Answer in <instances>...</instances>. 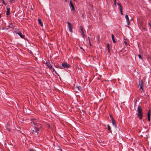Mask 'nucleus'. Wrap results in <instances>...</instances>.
<instances>
[{"instance_id": "f257e3e1", "label": "nucleus", "mask_w": 151, "mask_h": 151, "mask_svg": "<svg viewBox=\"0 0 151 151\" xmlns=\"http://www.w3.org/2000/svg\"><path fill=\"white\" fill-rule=\"evenodd\" d=\"M137 111L139 118L140 119H142L143 116V112L141 106L139 105L137 107Z\"/></svg>"}, {"instance_id": "f03ea898", "label": "nucleus", "mask_w": 151, "mask_h": 151, "mask_svg": "<svg viewBox=\"0 0 151 151\" xmlns=\"http://www.w3.org/2000/svg\"><path fill=\"white\" fill-rule=\"evenodd\" d=\"M37 127H34L32 128L31 129L32 132V134H38V133H39V128L40 127H39L38 126H37Z\"/></svg>"}, {"instance_id": "7ed1b4c3", "label": "nucleus", "mask_w": 151, "mask_h": 151, "mask_svg": "<svg viewBox=\"0 0 151 151\" xmlns=\"http://www.w3.org/2000/svg\"><path fill=\"white\" fill-rule=\"evenodd\" d=\"M138 87L140 90H142L141 92L144 91V84L142 80H139V81Z\"/></svg>"}, {"instance_id": "20e7f679", "label": "nucleus", "mask_w": 151, "mask_h": 151, "mask_svg": "<svg viewBox=\"0 0 151 151\" xmlns=\"http://www.w3.org/2000/svg\"><path fill=\"white\" fill-rule=\"evenodd\" d=\"M62 65L63 68H68L70 67V65L67 63H62Z\"/></svg>"}, {"instance_id": "39448f33", "label": "nucleus", "mask_w": 151, "mask_h": 151, "mask_svg": "<svg viewBox=\"0 0 151 151\" xmlns=\"http://www.w3.org/2000/svg\"><path fill=\"white\" fill-rule=\"evenodd\" d=\"M125 17L126 19L127 24L128 25L127 27H129V26L130 25V22L128 17V15L126 14Z\"/></svg>"}, {"instance_id": "423d86ee", "label": "nucleus", "mask_w": 151, "mask_h": 151, "mask_svg": "<svg viewBox=\"0 0 151 151\" xmlns=\"http://www.w3.org/2000/svg\"><path fill=\"white\" fill-rule=\"evenodd\" d=\"M67 23L68 24V28L69 31L70 32H72V24L69 22H68Z\"/></svg>"}, {"instance_id": "0eeeda50", "label": "nucleus", "mask_w": 151, "mask_h": 151, "mask_svg": "<svg viewBox=\"0 0 151 151\" xmlns=\"http://www.w3.org/2000/svg\"><path fill=\"white\" fill-rule=\"evenodd\" d=\"M46 66H47L49 68L50 70L52 69V66L51 65L50 62L49 61H47L45 63Z\"/></svg>"}, {"instance_id": "6e6552de", "label": "nucleus", "mask_w": 151, "mask_h": 151, "mask_svg": "<svg viewBox=\"0 0 151 151\" xmlns=\"http://www.w3.org/2000/svg\"><path fill=\"white\" fill-rule=\"evenodd\" d=\"M80 28L81 29V33L82 35V36L83 38H84L85 37V35L83 30V27H82V26H80Z\"/></svg>"}, {"instance_id": "1a4fd4ad", "label": "nucleus", "mask_w": 151, "mask_h": 151, "mask_svg": "<svg viewBox=\"0 0 151 151\" xmlns=\"http://www.w3.org/2000/svg\"><path fill=\"white\" fill-rule=\"evenodd\" d=\"M37 120L36 119H32V120L31 122V123H33L34 125H36L37 124Z\"/></svg>"}, {"instance_id": "9d476101", "label": "nucleus", "mask_w": 151, "mask_h": 151, "mask_svg": "<svg viewBox=\"0 0 151 151\" xmlns=\"http://www.w3.org/2000/svg\"><path fill=\"white\" fill-rule=\"evenodd\" d=\"M111 119L112 121V124L115 126L116 125V123L115 122V120L114 119L113 117L111 115H110Z\"/></svg>"}, {"instance_id": "9b49d317", "label": "nucleus", "mask_w": 151, "mask_h": 151, "mask_svg": "<svg viewBox=\"0 0 151 151\" xmlns=\"http://www.w3.org/2000/svg\"><path fill=\"white\" fill-rule=\"evenodd\" d=\"M6 9H7V11H6V15L8 16L10 14V8L7 7H6Z\"/></svg>"}, {"instance_id": "f8f14e48", "label": "nucleus", "mask_w": 151, "mask_h": 151, "mask_svg": "<svg viewBox=\"0 0 151 151\" xmlns=\"http://www.w3.org/2000/svg\"><path fill=\"white\" fill-rule=\"evenodd\" d=\"M70 5L71 7L72 8V10L73 11H75L74 6H73V4L72 1L71 0L70 1Z\"/></svg>"}, {"instance_id": "ddd939ff", "label": "nucleus", "mask_w": 151, "mask_h": 151, "mask_svg": "<svg viewBox=\"0 0 151 151\" xmlns=\"http://www.w3.org/2000/svg\"><path fill=\"white\" fill-rule=\"evenodd\" d=\"M14 23L10 22L9 23V25L7 26V27L10 28H12L14 26Z\"/></svg>"}, {"instance_id": "4468645a", "label": "nucleus", "mask_w": 151, "mask_h": 151, "mask_svg": "<svg viewBox=\"0 0 151 151\" xmlns=\"http://www.w3.org/2000/svg\"><path fill=\"white\" fill-rule=\"evenodd\" d=\"M18 35L20 36V37L22 38H24L25 36L23 35H22V33L21 32H20L19 33V34H18Z\"/></svg>"}, {"instance_id": "2eb2a0df", "label": "nucleus", "mask_w": 151, "mask_h": 151, "mask_svg": "<svg viewBox=\"0 0 151 151\" xmlns=\"http://www.w3.org/2000/svg\"><path fill=\"white\" fill-rule=\"evenodd\" d=\"M111 35L112 39V41H113V42L114 43H116V42L114 39V35L113 34H112Z\"/></svg>"}, {"instance_id": "dca6fc26", "label": "nucleus", "mask_w": 151, "mask_h": 151, "mask_svg": "<svg viewBox=\"0 0 151 151\" xmlns=\"http://www.w3.org/2000/svg\"><path fill=\"white\" fill-rule=\"evenodd\" d=\"M38 20L39 23V24H40V26H43V24H42V22L41 21V19H38Z\"/></svg>"}, {"instance_id": "f3484780", "label": "nucleus", "mask_w": 151, "mask_h": 151, "mask_svg": "<svg viewBox=\"0 0 151 151\" xmlns=\"http://www.w3.org/2000/svg\"><path fill=\"white\" fill-rule=\"evenodd\" d=\"M20 32L19 31V29H17L14 32L15 33L18 35V34H19V33Z\"/></svg>"}, {"instance_id": "a211bd4d", "label": "nucleus", "mask_w": 151, "mask_h": 151, "mask_svg": "<svg viewBox=\"0 0 151 151\" xmlns=\"http://www.w3.org/2000/svg\"><path fill=\"white\" fill-rule=\"evenodd\" d=\"M147 117H150V110L148 111L147 114Z\"/></svg>"}, {"instance_id": "6ab92c4d", "label": "nucleus", "mask_w": 151, "mask_h": 151, "mask_svg": "<svg viewBox=\"0 0 151 151\" xmlns=\"http://www.w3.org/2000/svg\"><path fill=\"white\" fill-rule=\"evenodd\" d=\"M119 9L120 11V12L121 14L122 15H123V13H122V8H119Z\"/></svg>"}, {"instance_id": "aec40b11", "label": "nucleus", "mask_w": 151, "mask_h": 151, "mask_svg": "<svg viewBox=\"0 0 151 151\" xmlns=\"http://www.w3.org/2000/svg\"><path fill=\"white\" fill-rule=\"evenodd\" d=\"M107 127H108V130L109 131H110V132H111V127H110V126H109V125H107Z\"/></svg>"}, {"instance_id": "412c9836", "label": "nucleus", "mask_w": 151, "mask_h": 151, "mask_svg": "<svg viewBox=\"0 0 151 151\" xmlns=\"http://www.w3.org/2000/svg\"><path fill=\"white\" fill-rule=\"evenodd\" d=\"M77 88L79 91H81V88L80 86H78L77 87Z\"/></svg>"}, {"instance_id": "4be33fe9", "label": "nucleus", "mask_w": 151, "mask_h": 151, "mask_svg": "<svg viewBox=\"0 0 151 151\" xmlns=\"http://www.w3.org/2000/svg\"><path fill=\"white\" fill-rule=\"evenodd\" d=\"M58 68H59L60 69H63V66L62 65H62H58Z\"/></svg>"}, {"instance_id": "5701e85b", "label": "nucleus", "mask_w": 151, "mask_h": 151, "mask_svg": "<svg viewBox=\"0 0 151 151\" xmlns=\"http://www.w3.org/2000/svg\"><path fill=\"white\" fill-rule=\"evenodd\" d=\"M117 5L119 6L120 8H122V6L121 5V4H120L119 3H117Z\"/></svg>"}, {"instance_id": "b1692460", "label": "nucleus", "mask_w": 151, "mask_h": 151, "mask_svg": "<svg viewBox=\"0 0 151 151\" xmlns=\"http://www.w3.org/2000/svg\"><path fill=\"white\" fill-rule=\"evenodd\" d=\"M52 70L55 72V73H56V74H57L58 76H59V75H58V74L56 72V71L55 70V69L54 68H52Z\"/></svg>"}, {"instance_id": "393cba45", "label": "nucleus", "mask_w": 151, "mask_h": 151, "mask_svg": "<svg viewBox=\"0 0 151 151\" xmlns=\"http://www.w3.org/2000/svg\"><path fill=\"white\" fill-rule=\"evenodd\" d=\"M14 0H9V2L10 3H12L14 2Z\"/></svg>"}, {"instance_id": "a878e982", "label": "nucleus", "mask_w": 151, "mask_h": 151, "mask_svg": "<svg viewBox=\"0 0 151 151\" xmlns=\"http://www.w3.org/2000/svg\"><path fill=\"white\" fill-rule=\"evenodd\" d=\"M138 57H139V59H142V56H141V55H138Z\"/></svg>"}, {"instance_id": "bb28decb", "label": "nucleus", "mask_w": 151, "mask_h": 151, "mask_svg": "<svg viewBox=\"0 0 151 151\" xmlns=\"http://www.w3.org/2000/svg\"><path fill=\"white\" fill-rule=\"evenodd\" d=\"M124 43H125V45H127V41L126 40H125L124 41Z\"/></svg>"}, {"instance_id": "cd10ccee", "label": "nucleus", "mask_w": 151, "mask_h": 151, "mask_svg": "<svg viewBox=\"0 0 151 151\" xmlns=\"http://www.w3.org/2000/svg\"><path fill=\"white\" fill-rule=\"evenodd\" d=\"M2 3L5 5H6V4L5 2L4 1V0H2Z\"/></svg>"}, {"instance_id": "c85d7f7f", "label": "nucleus", "mask_w": 151, "mask_h": 151, "mask_svg": "<svg viewBox=\"0 0 151 151\" xmlns=\"http://www.w3.org/2000/svg\"><path fill=\"white\" fill-rule=\"evenodd\" d=\"M29 151H36V150L33 149H30L29 150Z\"/></svg>"}, {"instance_id": "c756f323", "label": "nucleus", "mask_w": 151, "mask_h": 151, "mask_svg": "<svg viewBox=\"0 0 151 151\" xmlns=\"http://www.w3.org/2000/svg\"><path fill=\"white\" fill-rule=\"evenodd\" d=\"M114 4L115 5V6L116 5V0H114Z\"/></svg>"}, {"instance_id": "7c9ffc66", "label": "nucleus", "mask_w": 151, "mask_h": 151, "mask_svg": "<svg viewBox=\"0 0 151 151\" xmlns=\"http://www.w3.org/2000/svg\"><path fill=\"white\" fill-rule=\"evenodd\" d=\"M107 49H108V48L110 49L109 46V43H108L107 45Z\"/></svg>"}, {"instance_id": "2f4dec72", "label": "nucleus", "mask_w": 151, "mask_h": 151, "mask_svg": "<svg viewBox=\"0 0 151 151\" xmlns=\"http://www.w3.org/2000/svg\"><path fill=\"white\" fill-rule=\"evenodd\" d=\"M148 120L149 122L150 121V117H148Z\"/></svg>"}, {"instance_id": "473e14b6", "label": "nucleus", "mask_w": 151, "mask_h": 151, "mask_svg": "<svg viewBox=\"0 0 151 151\" xmlns=\"http://www.w3.org/2000/svg\"><path fill=\"white\" fill-rule=\"evenodd\" d=\"M148 24L150 26V27L151 28V24L149 22H148Z\"/></svg>"}, {"instance_id": "72a5a7b5", "label": "nucleus", "mask_w": 151, "mask_h": 151, "mask_svg": "<svg viewBox=\"0 0 151 151\" xmlns=\"http://www.w3.org/2000/svg\"><path fill=\"white\" fill-rule=\"evenodd\" d=\"M55 67L56 68H58V65H55Z\"/></svg>"}, {"instance_id": "f704fd0d", "label": "nucleus", "mask_w": 151, "mask_h": 151, "mask_svg": "<svg viewBox=\"0 0 151 151\" xmlns=\"http://www.w3.org/2000/svg\"><path fill=\"white\" fill-rule=\"evenodd\" d=\"M88 40H89V43H90V38H89V37H88Z\"/></svg>"}, {"instance_id": "c9c22d12", "label": "nucleus", "mask_w": 151, "mask_h": 151, "mask_svg": "<svg viewBox=\"0 0 151 151\" xmlns=\"http://www.w3.org/2000/svg\"><path fill=\"white\" fill-rule=\"evenodd\" d=\"M108 51L109 52H110V49H108Z\"/></svg>"}, {"instance_id": "e433bc0d", "label": "nucleus", "mask_w": 151, "mask_h": 151, "mask_svg": "<svg viewBox=\"0 0 151 151\" xmlns=\"http://www.w3.org/2000/svg\"><path fill=\"white\" fill-rule=\"evenodd\" d=\"M2 30L4 29L3 28H2Z\"/></svg>"}, {"instance_id": "4c0bfd02", "label": "nucleus", "mask_w": 151, "mask_h": 151, "mask_svg": "<svg viewBox=\"0 0 151 151\" xmlns=\"http://www.w3.org/2000/svg\"><path fill=\"white\" fill-rule=\"evenodd\" d=\"M65 1H66V2H67V0H65Z\"/></svg>"}, {"instance_id": "58836bf2", "label": "nucleus", "mask_w": 151, "mask_h": 151, "mask_svg": "<svg viewBox=\"0 0 151 151\" xmlns=\"http://www.w3.org/2000/svg\"><path fill=\"white\" fill-rule=\"evenodd\" d=\"M80 48L81 49H83V48L82 47H80Z\"/></svg>"}, {"instance_id": "ea45409f", "label": "nucleus", "mask_w": 151, "mask_h": 151, "mask_svg": "<svg viewBox=\"0 0 151 151\" xmlns=\"http://www.w3.org/2000/svg\"><path fill=\"white\" fill-rule=\"evenodd\" d=\"M89 44H90V45H91V43H89Z\"/></svg>"}, {"instance_id": "a19ab883", "label": "nucleus", "mask_w": 151, "mask_h": 151, "mask_svg": "<svg viewBox=\"0 0 151 151\" xmlns=\"http://www.w3.org/2000/svg\"><path fill=\"white\" fill-rule=\"evenodd\" d=\"M74 1H76V0H73Z\"/></svg>"}]
</instances>
